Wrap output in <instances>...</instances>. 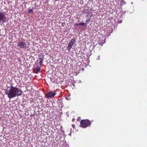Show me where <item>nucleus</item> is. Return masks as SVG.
<instances>
[{
    "mask_svg": "<svg viewBox=\"0 0 147 147\" xmlns=\"http://www.w3.org/2000/svg\"><path fill=\"white\" fill-rule=\"evenodd\" d=\"M44 55H42V57L39 59V60L40 61H43L44 59Z\"/></svg>",
    "mask_w": 147,
    "mask_h": 147,
    "instance_id": "1a4fd4ad",
    "label": "nucleus"
},
{
    "mask_svg": "<svg viewBox=\"0 0 147 147\" xmlns=\"http://www.w3.org/2000/svg\"><path fill=\"white\" fill-rule=\"evenodd\" d=\"M5 92L9 99L21 96L22 93L21 89L13 86L8 87Z\"/></svg>",
    "mask_w": 147,
    "mask_h": 147,
    "instance_id": "f257e3e1",
    "label": "nucleus"
},
{
    "mask_svg": "<svg viewBox=\"0 0 147 147\" xmlns=\"http://www.w3.org/2000/svg\"><path fill=\"white\" fill-rule=\"evenodd\" d=\"M28 12L29 13H33V11L32 9H29V10H28Z\"/></svg>",
    "mask_w": 147,
    "mask_h": 147,
    "instance_id": "9b49d317",
    "label": "nucleus"
},
{
    "mask_svg": "<svg viewBox=\"0 0 147 147\" xmlns=\"http://www.w3.org/2000/svg\"><path fill=\"white\" fill-rule=\"evenodd\" d=\"M40 67H37L36 68V71H37V72H36V73H37L38 72H40L41 71V68Z\"/></svg>",
    "mask_w": 147,
    "mask_h": 147,
    "instance_id": "6e6552de",
    "label": "nucleus"
},
{
    "mask_svg": "<svg viewBox=\"0 0 147 147\" xmlns=\"http://www.w3.org/2000/svg\"><path fill=\"white\" fill-rule=\"evenodd\" d=\"M85 23L83 22H82L80 23H78L76 24V25L77 26L80 25V26H84V25Z\"/></svg>",
    "mask_w": 147,
    "mask_h": 147,
    "instance_id": "9d476101",
    "label": "nucleus"
},
{
    "mask_svg": "<svg viewBox=\"0 0 147 147\" xmlns=\"http://www.w3.org/2000/svg\"><path fill=\"white\" fill-rule=\"evenodd\" d=\"M88 15H87L86 16V17H88Z\"/></svg>",
    "mask_w": 147,
    "mask_h": 147,
    "instance_id": "dca6fc26",
    "label": "nucleus"
},
{
    "mask_svg": "<svg viewBox=\"0 0 147 147\" xmlns=\"http://www.w3.org/2000/svg\"><path fill=\"white\" fill-rule=\"evenodd\" d=\"M6 14L5 12L0 11V24H2L6 22L7 18L6 17Z\"/></svg>",
    "mask_w": 147,
    "mask_h": 147,
    "instance_id": "7ed1b4c3",
    "label": "nucleus"
},
{
    "mask_svg": "<svg viewBox=\"0 0 147 147\" xmlns=\"http://www.w3.org/2000/svg\"><path fill=\"white\" fill-rule=\"evenodd\" d=\"M56 94V93L55 92L50 91L47 93L45 96V97L47 98H51L54 97Z\"/></svg>",
    "mask_w": 147,
    "mask_h": 147,
    "instance_id": "20e7f679",
    "label": "nucleus"
},
{
    "mask_svg": "<svg viewBox=\"0 0 147 147\" xmlns=\"http://www.w3.org/2000/svg\"><path fill=\"white\" fill-rule=\"evenodd\" d=\"M90 10L89 9V8L88 7L84 9L83 10V12L84 13H88L89 12V11Z\"/></svg>",
    "mask_w": 147,
    "mask_h": 147,
    "instance_id": "0eeeda50",
    "label": "nucleus"
},
{
    "mask_svg": "<svg viewBox=\"0 0 147 147\" xmlns=\"http://www.w3.org/2000/svg\"><path fill=\"white\" fill-rule=\"evenodd\" d=\"M75 120V119L74 118H73L72 119V121H74Z\"/></svg>",
    "mask_w": 147,
    "mask_h": 147,
    "instance_id": "4468645a",
    "label": "nucleus"
},
{
    "mask_svg": "<svg viewBox=\"0 0 147 147\" xmlns=\"http://www.w3.org/2000/svg\"><path fill=\"white\" fill-rule=\"evenodd\" d=\"M42 53H41V55H42Z\"/></svg>",
    "mask_w": 147,
    "mask_h": 147,
    "instance_id": "f3484780",
    "label": "nucleus"
},
{
    "mask_svg": "<svg viewBox=\"0 0 147 147\" xmlns=\"http://www.w3.org/2000/svg\"><path fill=\"white\" fill-rule=\"evenodd\" d=\"M76 42V40L74 38H72L71 41L69 42L67 47V49L69 51L72 48L73 45Z\"/></svg>",
    "mask_w": 147,
    "mask_h": 147,
    "instance_id": "39448f33",
    "label": "nucleus"
},
{
    "mask_svg": "<svg viewBox=\"0 0 147 147\" xmlns=\"http://www.w3.org/2000/svg\"><path fill=\"white\" fill-rule=\"evenodd\" d=\"M42 63L43 61H40L39 62V64L40 67H42Z\"/></svg>",
    "mask_w": 147,
    "mask_h": 147,
    "instance_id": "f8f14e48",
    "label": "nucleus"
},
{
    "mask_svg": "<svg viewBox=\"0 0 147 147\" xmlns=\"http://www.w3.org/2000/svg\"><path fill=\"white\" fill-rule=\"evenodd\" d=\"M59 0H54V1H58Z\"/></svg>",
    "mask_w": 147,
    "mask_h": 147,
    "instance_id": "2eb2a0df",
    "label": "nucleus"
},
{
    "mask_svg": "<svg viewBox=\"0 0 147 147\" xmlns=\"http://www.w3.org/2000/svg\"><path fill=\"white\" fill-rule=\"evenodd\" d=\"M17 47H19V49H24L26 48V45L25 42H21L18 43L17 44Z\"/></svg>",
    "mask_w": 147,
    "mask_h": 147,
    "instance_id": "423d86ee",
    "label": "nucleus"
},
{
    "mask_svg": "<svg viewBox=\"0 0 147 147\" xmlns=\"http://www.w3.org/2000/svg\"><path fill=\"white\" fill-rule=\"evenodd\" d=\"M72 127L74 128L75 127V125H72Z\"/></svg>",
    "mask_w": 147,
    "mask_h": 147,
    "instance_id": "ddd939ff",
    "label": "nucleus"
},
{
    "mask_svg": "<svg viewBox=\"0 0 147 147\" xmlns=\"http://www.w3.org/2000/svg\"><path fill=\"white\" fill-rule=\"evenodd\" d=\"M91 124V123L88 120L84 119L82 120L80 122V127L83 128H86L90 126Z\"/></svg>",
    "mask_w": 147,
    "mask_h": 147,
    "instance_id": "f03ea898",
    "label": "nucleus"
}]
</instances>
